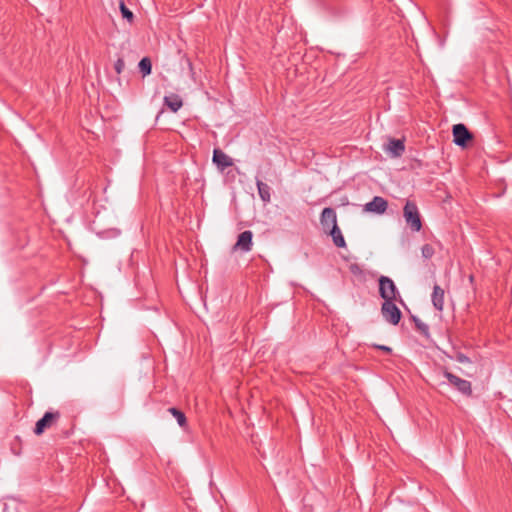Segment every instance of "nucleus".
<instances>
[{
	"label": "nucleus",
	"mask_w": 512,
	"mask_h": 512,
	"mask_svg": "<svg viewBox=\"0 0 512 512\" xmlns=\"http://www.w3.org/2000/svg\"><path fill=\"white\" fill-rule=\"evenodd\" d=\"M403 217L406 224L414 232H419L422 228L421 216L415 202L407 200L403 208Z\"/></svg>",
	"instance_id": "nucleus-1"
},
{
	"label": "nucleus",
	"mask_w": 512,
	"mask_h": 512,
	"mask_svg": "<svg viewBox=\"0 0 512 512\" xmlns=\"http://www.w3.org/2000/svg\"><path fill=\"white\" fill-rule=\"evenodd\" d=\"M379 293L384 301H394L398 294L397 288L393 280L387 276L379 278Z\"/></svg>",
	"instance_id": "nucleus-2"
},
{
	"label": "nucleus",
	"mask_w": 512,
	"mask_h": 512,
	"mask_svg": "<svg viewBox=\"0 0 512 512\" xmlns=\"http://www.w3.org/2000/svg\"><path fill=\"white\" fill-rule=\"evenodd\" d=\"M381 314L385 321L392 325H397L400 322L402 315L394 301H384L381 306Z\"/></svg>",
	"instance_id": "nucleus-3"
},
{
	"label": "nucleus",
	"mask_w": 512,
	"mask_h": 512,
	"mask_svg": "<svg viewBox=\"0 0 512 512\" xmlns=\"http://www.w3.org/2000/svg\"><path fill=\"white\" fill-rule=\"evenodd\" d=\"M444 377L448 380V382L454 386L460 393L466 396H471L472 394V386L471 383L465 379H462L451 372L445 371Z\"/></svg>",
	"instance_id": "nucleus-4"
},
{
	"label": "nucleus",
	"mask_w": 512,
	"mask_h": 512,
	"mask_svg": "<svg viewBox=\"0 0 512 512\" xmlns=\"http://www.w3.org/2000/svg\"><path fill=\"white\" fill-rule=\"evenodd\" d=\"M454 143L460 147H466L467 142L472 139V134L464 124H455L453 126Z\"/></svg>",
	"instance_id": "nucleus-5"
},
{
	"label": "nucleus",
	"mask_w": 512,
	"mask_h": 512,
	"mask_svg": "<svg viewBox=\"0 0 512 512\" xmlns=\"http://www.w3.org/2000/svg\"><path fill=\"white\" fill-rule=\"evenodd\" d=\"M58 412H46L41 419L36 422L34 433L41 435L45 429L49 428L52 423L59 418Z\"/></svg>",
	"instance_id": "nucleus-6"
},
{
	"label": "nucleus",
	"mask_w": 512,
	"mask_h": 512,
	"mask_svg": "<svg viewBox=\"0 0 512 512\" xmlns=\"http://www.w3.org/2000/svg\"><path fill=\"white\" fill-rule=\"evenodd\" d=\"M320 223L324 232H328L334 225H337V215L333 208L323 209L320 217Z\"/></svg>",
	"instance_id": "nucleus-7"
},
{
	"label": "nucleus",
	"mask_w": 512,
	"mask_h": 512,
	"mask_svg": "<svg viewBox=\"0 0 512 512\" xmlns=\"http://www.w3.org/2000/svg\"><path fill=\"white\" fill-rule=\"evenodd\" d=\"M253 233L250 230H245L239 234L234 249L241 250L242 252H249L252 249Z\"/></svg>",
	"instance_id": "nucleus-8"
},
{
	"label": "nucleus",
	"mask_w": 512,
	"mask_h": 512,
	"mask_svg": "<svg viewBox=\"0 0 512 512\" xmlns=\"http://www.w3.org/2000/svg\"><path fill=\"white\" fill-rule=\"evenodd\" d=\"M388 206L387 201L380 196H375L370 202L365 204V210L377 214H382Z\"/></svg>",
	"instance_id": "nucleus-9"
},
{
	"label": "nucleus",
	"mask_w": 512,
	"mask_h": 512,
	"mask_svg": "<svg viewBox=\"0 0 512 512\" xmlns=\"http://www.w3.org/2000/svg\"><path fill=\"white\" fill-rule=\"evenodd\" d=\"M213 162L221 171L233 165L232 159L220 149H214Z\"/></svg>",
	"instance_id": "nucleus-10"
},
{
	"label": "nucleus",
	"mask_w": 512,
	"mask_h": 512,
	"mask_svg": "<svg viewBox=\"0 0 512 512\" xmlns=\"http://www.w3.org/2000/svg\"><path fill=\"white\" fill-rule=\"evenodd\" d=\"M386 150L394 157L401 156L405 151L404 142L400 139H390Z\"/></svg>",
	"instance_id": "nucleus-11"
},
{
	"label": "nucleus",
	"mask_w": 512,
	"mask_h": 512,
	"mask_svg": "<svg viewBox=\"0 0 512 512\" xmlns=\"http://www.w3.org/2000/svg\"><path fill=\"white\" fill-rule=\"evenodd\" d=\"M164 105L176 113L183 106V101L178 94L173 93L164 97Z\"/></svg>",
	"instance_id": "nucleus-12"
},
{
	"label": "nucleus",
	"mask_w": 512,
	"mask_h": 512,
	"mask_svg": "<svg viewBox=\"0 0 512 512\" xmlns=\"http://www.w3.org/2000/svg\"><path fill=\"white\" fill-rule=\"evenodd\" d=\"M431 298L435 309L442 311L444 306V290L439 285H434Z\"/></svg>",
	"instance_id": "nucleus-13"
},
{
	"label": "nucleus",
	"mask_w": 512,
	"mask_h": 512,
	"mask_svg": "<svg viewBox=\"0 0 512 512\" xmlns=\"http://www.w3.org/2000/svg\"><path fill=\"white\" fill-rule=\"evenodd\" d=\"M332 237L333 243L338 248H345L346 247V241L344 239V236L338 226L334 225L328 232H326Z\"/></svg>",
	"instance_id": "nucleus-14"
},
{
	"label": "nucleus",
	"mask_w": 512,
	"mask_h": 512,
	"mask_svg": "<svg viewBox=\"0 0 512 512\" xmlns=\"http://www.w3.org/2000/svg\"><path fill=\"white\" fill-rule=\"evenodd\" d=\"M256 185H257V189H258V194L261 198V200L265 203H268L270 202L271 200V188L269 187L268 184L262 182L261 180H257L256 181Z\"/></svg>",
	"instance_id": "nucleus-15"
},
{
	"label": "nucleus",
	"mask_w": 512,
	"mask_h": 512,
	"mask_svg": "<svg viewBox=\"0 0 512 512\" xmlns=\"http://www.w3.org/2000/svg\"><path fill=\"white\" fill-rule=\"evenodd\" d=\"M168 412L176 418L177 423L179 424L180 427L184 428L186 426L187 419L182 411L175 407H171L168 409Z\"/></svg>",
	"instance_id": "nucleus-16"
},
{
	"label": "nucleus",
	"mask_w": 512,
	"mask_h": 512,
	"mask_svg": "<svg viewBox=\"0 0 512 512\" xmlns=\"http://www.w3.org/2000/svg\"><path fill=\"white\" fill-rule=\"evenodd\" d=\"M138 67L143 76L151 74L152 63L148 57L142 58L138 64Z\"/></svg>",
	"instance_id": "nucleus-17"
},
{
	"label": "nucleus",
	"mask_w": 512,
	"mask_h": 512,
	"mask_svg": "<svg viewBox=\"0 0 512 512\" xmlns=\"http://www.w3.org/2000/svg\"><path fill=\"white\" fill-rule=\"evenodd\" d=\"M120 11L123 16V18L127 19L129 22H131L134 18V15L132 11L129 10V8L126 7L125 3L123 1L120 2Z\"/></svg>",
	"instance_id": "nucleus-18"
},
{
	"label": "nucleus",
	"mask_w": 512,
	"mask_h": 512,
	"mask_svg": "<svg viewBox=\"0 0 512 512\" xmlns=\"http://www.w3.org/2000/svg\"><path fill=\"white\" fill-rule=\"evenodd\" d=\"M434 253H435L434 248L430 244H425L421 248L422 257L425 259L432 258Z\"/></svg>",
	"instance_id": "nucleus-19"
},
{
	"label": "nucleus",
	"mask_w": 512,
	"mask_h": 512,
	"mask_svg": "<svg viewBox=\"0 0 512 512\" xmlns=\"http://www.w3.org/2000/svg\"><path fill=\"white\" fill-rule=\"evenodd\" d=\"M413 320L415 322L417 329L424 335H428L429 326L416 317H413Z\"/></svg>",
	"instance_id": "nucleus-20"
},
{
	"label": "nucleus",
	"mask_w": 512,
	"mask_h": 512,
	"mask_svg": "<svg viewBox=\"0 0 512 512\" xmlns=\"http://www.w3.org/2000/svg\"><path fill=\"white\" fill-rule=\"evenodd\" d=\"M124 67H125V62L122 58H119L114 64V69L117 74H121L122 71L124 70Z\"/></svg>",
	"instance_id": "nucleus-21"
},
{
	"label": "nucleus",
	"mask_w": 512,
	"mask_h": 512,
	"mask_svg": "<svg viewBox=\"0 0 512 512\" xmlns=\"http://www.w3.org/2000/svg\"><path fill=\"white\" fill-rule=\"evenodd\" d=\"M456 361H458L459 363H470V359L468 356H466L465 354L463 353H457L456 354V357H455Z\"/></svg>",
	"instance_id": "nucleus-22"
},
{
	"label": "nucleus",
	"mask_w": 512,
	"mask_h": 512,
	"mask_svg": "<svg viewBox=\"0 0 512 512\" xmlns=\"http://www.w3.org/2000/svg\"><path fill=\"white\" fill-rule=\"evenodd\" d=\"M183 58H184V59H185V61H186V64H187V66H188V68H189V70H190V72H191V75H193V74H194V72H193V65H192L191 60H190L188 57H186V56H183Z\"/></svg>",
	"instance_id": "nucleus-23"
},
{
	"label": "nucleus",
	"mask_w": 512,
	"mask_h": 512,
	"mask_svg": "<svg viewBox=\"0 0 512 512\" xmlns=\"http://www.w3.org/2000/svg\"><path fill=\"white\" fill-rule=\"evenodd\" d=\"M376 348H378L386 353H391V351H392V349L389 346H385V345H376Z\"/></svg>",
	"instance_id": "nucleus-24"
}]
</instances>
